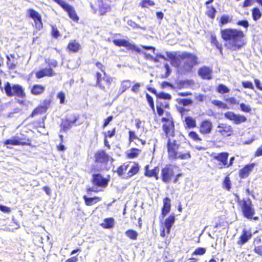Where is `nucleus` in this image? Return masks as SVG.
Returning <instances> with one entry per match:
<instances>
[{"label":"nucleus","mask_w":262,"mask_h":262,"mask_svg":"<svg viewBox=\"0 0 262 262\" xmlns=\"http://www.w3.org/2000/svg\"><path fill=\"white\" fill-rule=\"evenodd\" d=\"M222 38L226 41V46L232 50H237L245 44V35L241 30L235 29L221 30Z\"/></svg>","instance_id":"1"},{"label":"nucleus","mask_w":262,"mask_h":262,"mask_svg":"<svg viewBox=\"0 0 262 262\" xmlns=\"http://www.w3.org/2000/svg\"><path fill=\"white\" fill-rule=\"evenodd\" d=\"M168 156L169 159L189 160L191 156L190 151L179 144L175 140L168 139L167 143Z\"/></svg>","instance_id":"2"},{"label":"nucleus","mask_w":262,"mask_h":262,"mask_svg":"<svg viewBox=\"0 0 262 262\" xmlns=\"http://www.w3.org/2000/svg\"><path fill=\"white\" fill-rule=\"evenodd\" d=\"M181 58L185 60L182 68L186 72H190L193 67L199 63L198 58L193 54L184 53L181 55Z\"/></svg>","instance_id":"3"},{"label":"nucleus","mask_w":262,"mask_h":262,"mask_svg":"<svg viewBox=\"0 0 262 262\" xmlns=\"http://www.w3.org/2000/svg\"><path fill=\"white\" fill-rule=\"evenodd\" d=\"M4 89L6 95L8 97L16 96L17 97L23 98L25 96L24 90L21 86L18 84H14L11 85L9 82L5 83Z\"/></svg>","instance_id":"4"},{"label":"nucleus","mask_w":262,"mask_h":262,"mask_svg":"<svg viewBox=\"0 0 262 262\" xmlns=\"http://www.w3.org/2000/svg\"><path fill=\"white\" fill-rule=\"evenodd\" d=\"M240 206L244 216L248 219H252L255 214V210L250 199H243L240 202Z\"/></svg>","instance_id":"5"},{"label":"nucleus","mask_w":262,"mask_h":262,"mask_svg":"<svg viewBox=\"0 0 262 262\" xmlns=\"http://www.w3.org/2000/svg\"><path fill=\"white\" fill-rule=\"evenodd\" d=\"M166 117L162 119V122H165L166 123L163 125V130L167 136H173L174 135V126L171 116L168 113H166Z\"/></svg>","instance_id":"6"},{"label":"nucleus","mask_w":262,"mask_h":262,"mask_svg":"<svg viewBox=\"0 0 262 262\" xmlns=\"http://www.w3.org/2000/svg\"><path fill=\"white\" fill-rule=\"evenodd\" d=\"M54 2L59 4L66 12L69 17L74 21H77L79 20L76 11L74 8L63 0H54Z\"/></svg>","instance_id":"7"},{"label":"nucleus","mask_w":262,"mask_h":262,"mask_svg":"<svg viewBox=\"0 0 262 262\" xmlns=\"http://www.w3.org/2000/svg\"><path fill=\"white\" fill-rule=\"evenodd\" d=\"M226 118L233 121L235 124H239L245 122L247 120L245 116L239 114H236L233 112H228L224 114Z\"/></svg>","instance_id":"8"},{"label":"nucleus","mask_w":262,"mask_h":262,"mask_svg":"<svg viewBox=\"0 0 262 262\" xmlns=\"http://www.w3.org/2000/svg\"><path fill=\"white\" fill-rule=\"evenodd\" d=\"M177 167L171 165H167L164 167L161 172L162 181L165 183L170 181L174 174V169Z\"/></svg>","instance_id":"9"},{"label":"nucleus","mask_w":262,"mask_h":262,"mask_svg":"<svg viewBox=\"0 0 262 262\" xmlns=\"http://www.w3.org/2000/svg\"><path fill=\"white\" fill-rule=\"evenodd\" d=\"M211 156L214 159L221 163L220 164L222 166L221 168L226 167L227 166V160L229 157V154L227 152H223L219 154L213 153Z\"/></svg>","instance_id":"10"},{"label":"nucleus","mask_w":262,"mask_h":262,"mask_svg":"<svg viewBox=\"0 0 262 262\" xmlns=\"http://www.w3.org/2000/svg\"><path fill=\"white\" fill-rule=\"evenodd\" d=\"M217 128V132L223 136H229L233 132L232 126L226 123H220Z\"/></svg>","instance_id":"11"},{"label":"nucleus","mask_w":262,"mask_h":262,"mask_svg":"<svg viewBox=\"0 0 262 262\" xmlns=\"http://www.w3.org/2000/svg\"><path fill=\"white\" fill-rule=\"evenodd\" d=\"M93 183L98 187H105L108 184V180L100 174L93 175Z\"/></svg>","instance_id":"12"},{"label":"nucleus","mask_w":262,"mask_h":262,"mask_svg":"<svg viewBox=\"0 0 262 262\" xmlns=\"http://www.w3.org/2000/svg\"><path fill=\"white\" fill-rule=\"evenodd\" d=\"M212 70L207 67L201 68L198 71V74L203 79H211L212 78Z\"/></svg>","instance_id":"13"},{"label":"nucleus","mask_w":262,"mask_h":262,"mask_svg":"<svg viewBox=\"0 0 262 262\" xmlns=\"http://www.w3.org/2000/svg\"><path fill=\"white\" fill-rule=\"evenodd\" d=\"M30 17L35 21L36 25H38V28L42 27L41 17L40 15L33 9H29L28 11Z\"/></svg>","instance_id":"14"},{"label":"nucleus","mask_w":262,"mask_h":262,"mask_svg":"<svg viewBox=\"0 0 262 262\" xmlns=\"http://www.w3.org/2000/svg\"><path fill=\"white\" fill-rule=\"evenodd\" d=\"M212 123L208 120L203 121L200 126V132L203 134H207L211 132L212 130Z\"/></svg>","instance_id":"15"},{"label":"nucleus","mask_w":262,"mask_h":262,"mask_svg":"<svg viewBox=\"0 0 262 262\" xmlns=\"http://www.w3.org/2000/svg\"><path fill=\"white\" fill-rule=\"evenodd\" d=\"M254 251L262 256V240L259 237H256L253 242Z\"/></svg>","instance_id":"16"},{"label":"nucleus","mask_w":262,"mask_h":262,"mask_svg":"<svg viewBox=\"0 0 262 262\" xmlns=\"http://www.w3.org/2000/svg\"><path fill=\"white\" fill-rule=\"evenodd\" d=\"M171 200L168 198L166 197L163 199V206L162 209V215L163 217H164L169 211L171 208Z\"/></svg>","instance_id":"17"},{"label":"nucleus","mask_w":262,"mask_h":262,"mask_svg":"<svg viewBox=\"0 0 262 262\" xmlns=\"http://www.w3.org/2000/svg\"><path fill=\"white\" fill-rule=\"evenodd\" d=\"M54 75L53 70L51 68H45L36 73V77L41 78L44 76H52Z\"/></svg>","instance_id":"18"},{"label":"nucleus","mask_w":262,"mask_h":262,"mask_svg":"<svg viewBox=\"0 0 262 262\" xmlns=\"http://www.w3.org/2000/svg\"><path fill=\"white\" fill-rule=\"evenodd\" d=\"M98 7L100 13L101 15H104L111 10L110 5L105 1L101 0L99 1Z\"/></svg>","instance_id":"19"},{"label":"nucleus","mask_w":262,"mask_h":262,"mask_svg":"<svg viewBox=\"0 0 262 262\" xmlns=\"http://www.w3.org/2000/svg\"><path fill=\"white\" fill-rule=\"evenodd\" d=\"M255 164L251 163L250 164L245 166L243 169L240 170L239 176L241 178H247L250 172L253 170Z\"/></svg>","instance_id":"20"},{"label":"nucleus","mask_w":262,"mask_h":262,"mask_svg":"<svg viewBox=\"0 0 262 262\" xmlns=\"http://www.w3.org/2000/svg\"><path fill=\"white\" fill-rule=\"evenodd\" d=\"M252 237V234L250 231L246 230L243 231L242 234L239 237V241L237 242L238 245H242L247 242Z\"/></svg>","instance_id":"21"},{"label":"nucleus","mask_w":262,"mask_h":262,"mask_svg":"<svg viewBox=\"0 0 262 262\" xmlns=\"http://www.w3.org/2000/svg\"><path fill=\"white\" fill-rule=\"evenodd\" d=\"M95 158L96 162L101 163H106L108 160V156L104 151L98 152Z\"/></svg>","instance_id":"22"},{"label":"nucleus","mask_w":262,"mask_h":262,"mask_svg":"<svg viewBox=\"0 0 262 262\" xmlns=\"http://www.w3.org/2000/svg\"><path fill=\"white\" fill-rule=\"evenodd\" d=\"M46 89V87L41 84H34L31 88V93L34 95H39L42 94Z\"/></svg>","instance_id":"23"},{"label":"nucleus","mask_w":262,"mask_h":262,"mask_svg":"<svg viewBox=\"0 0 262 262\" xmlns=\"http://www.w3.org/2000/svg\"><path fill=\"white\" fill-rule=\"evenodd\" d=\"M175 221V216L173 214H171L167 219H166L164 222V227L166 229V233L168 234L170 233V229Z\"/></svg>","instance_id":"24"},{"label":"nucleus","mask_w":262,"mask_h":262,"mask_svg":"<svg viewBox=\"0 0 262 262\" xmlns=\"http://www.w3.org/2000/svg\"><path fill=\"white\" fill-rule=\"evenodd\" d=\"M83 198L87 206H92L101 200V198L97 196H95L94 198H88L86 196L84 195Z\"/></svg>","instance_id":"25"},{"label":"nucleus","mask_w":262,"mask_h":262,"mask_svg":"<svg viewBox=\"0 0 262 262\" xmlns=\"http://www.w3.org/2000/svg\"><path fill=\"white\" fill-rule=\"evenodd\" d=\"M5 145H26L27 143L26 142H21L20 139H17L16 138H14L11 139H9L6 140L5 142Z\"/></svg>","instance_id":"26"},{"label":"nucleus","mask_w":262,"mask_h":262,"mask_svg":"<svg viewBox=\"0 0 262 262\" xmlns=\"http://www.w3.org/2000/svg\"><path fill=\"white\" fill-rule=\"evenodd\" d=\"M80 47V45L76 40H72L69 42L68 48V49L74 52H77Z\"/></svg>","instance_id":"27"},{"label":"nucleus","mask_w":262,"mask_h":262,"mask_svg":"<svg viewBox=\"0 0 262 262\" xmlns=\"http://www.w3.org/2000/svg\"><path fill=\"white\" fill-rule=\"evenodd\" d=\"M185 122L186 126L189 128L196 127L195 120L191 117H186L185 119Z\"/></svg>","instance_id":"28"},{"label":"nucleus","mask_w":262,"mask_h":262,"mask_svg":"<svg viewBox=\"0 0 262 262\" xmlns=\"http://www.w3.org/2000/svg\"><path fill=\"white\" fill-rule=\"evenodd\" d=\"M113 43L117 46L118 47H125L128 49L130 43L128 41L124 39H114L113 40Z\"/></svg>","instance_id":"29"},{"label":"nucleus","mask_w":262,"mask_h":262,"mask_svg":"<svg viewBox=\"0 0 262 262\" xmlns=\"http://www.w3.org/2000/svg\"><path fill=\"white\" fill-rule=\"evenodd\" d=\"M114 220L113 218H107L104 220V223L101 224V226L105 228H111L114 226Z\"/></svg>","instance_id":"30"},{"label":"nucleus","mask_w":262,"mask_h":262,"mask_svg":"<svg viewBox=\"0 0 262 262\" xmlns=\"http://www.w3.org/2000/svg\"><path fill=\"white\" fill-rule=\"evenodd\" d=\"M252 15L253 20L257 21L261 18L262 14L259 8H254L252 9Z\"/></svg>","instance_id":"31"},{"label":"nucleus","mask_w":262,"mask_h":262,"mask_svg":"<svg viewBox=\"0 0 262 262\" xmlns=\"http://www.w3.org/2000/svg\"><path fill=\"white\" fill-rule=\"evenodd\" d=\"M125 234L126 236L133 240L137 239L138 235V233L136 231L131 229L127 230Z\"/></svg>","instance_id":"32"},{"label":"nucleus","mask_w":262,"mask_h":262,"mask_svg":"<svg viewBox=\"0 0 262 262\" xmlns=\"http://www.w3.org/2000/svg\"><path fill=\"white\" fill-rule=\"evenodd\" d=\"M158 168L157 167H155L154 169L150 170H146L145 172V176L149 177H155L156 179L157 180L158 179Z\"/></svg>","instance_id":"33"},{"label":"nucleus","mask_w":262,"mask_h":262,"mask_svg":"<svg viewBox=\"0 0 262 262\" xmlns=\"http://www.w3.org/2000/svg\"><path fill=\"white\" fill-rule=\"evenodd\" d=\"M129 142H133L135 139H138L139 142H140L142 143V145H144L145 144V141H143L142 140L139 139L137 136L136 135L135 133L133 131L129 132Z\"/></svg>","instance_id":"34"},{"label":"nucleus","mask_w":262,"mask_h":262,"mask_svg":"<svg viewBox=\"0 0 262 262\" xmlns=\"http://www.w3.org/2000/svg\"><path fill=\"white\" fill-rule=\"evenodd\" d=\"M130 81L129 80H123L121 82V86L119 91H121V93H123L125 92L127 89L130 88Z\"/></svg>","instance_id":"35"},{"label":"nucleus","mask_w":262,"mask_h":262,"mask_svg":"<svg viewBox=\"0 0 262 262\" xmlns=\"http://www.w3.org/2000/svg\"><path fill=\"white\" fill-rule=\"evenodd\" d=\"M96 78H97L96 86H99L101 90L105 91V86L101 83L102 79L103 78H102L101 74L100 73L97 72Z\"/></svg>","instance_id":"36"},{"label":"nucleus","mask_w":262,"mask_h":262,"mask_svg":"<svg viewBox=\"0 0 262 262\" xmlns=\"http://www.w3.org/2000/svg\"><path fill=\"white\" fill-rule=\"evenodd\" d=\"M72 125V124L69 121H68L67 119H66L61 123V130H62L63 132H66L67 130L71 128Z\"/></svg>","instance_id":"37"},{"label":"nucleus","mask_w":262,"mask_h":262,"mask_svg":"<svg viewBox=\"0 0 262 262\" xmlns=\"http://www.w3.org/2000/svg\"><path fill=\"white\" fill-rule=\"evenodd\" d=\"M46 111V108L44 106H40L36 107L32 113L31 116L34 117L36 115L41 114Z\"/></svg>","instance_id":"38"},{"label":"nucleus","mask_w":262,"mask_h":262,"mask_svg":"<svg viewBox=\"0 0 262 262\" xmlns=\"http://www.w3.org/2000/svg\"><path fill=\"white\" fill-rule=\"evenodd\" d=\"M177 101L179 104L184 106L191 105L192 103V101L190 99H178Z\"/></svg>","instance_id":"39"},{"label":"nucleus","mask_w":262,"mask_h":262,"mask_svg":"<svg viewBox=\"0 0 262 262\" xmlns=\"http://www.w3.org/2000/svg\"><path fill=\"white\" fill-rule=\"evenodd\" d=\"M140 152V150L138 149L132 148L128 153V156L130 158H134L138 155Z\"/></svg>","instance_id":"40"},{"label":"nucleus","mask_w":262,"mask_h":262,"mask_svg":"<svg viewBox=\"0 0 262 262\" xmlns=\"http://www.w3.org/2000/svg\"><path fill=\"white\" fill-rule=\"evenodd\" d=\"M217 90L218 92L221 94L227 93L230 91L229 89L226 86L222 84L218 86Z\"/></svg>","instance_id":"41"},{"label":"nucleus","mask_w":262,"mask_h":262,"mask_svg":"<svg viewBox=\"0 0 262 262\" xmlns=\"http://www.w3.org/2000/svg\"><path fill=\"white\" fill-rule=\"evenodd\" d=\"M127 24L132 27L133 28H140L143 30H146V27H141L139 25H138L136 24L135 21H133L132 20L130 19L128 20L127 22Z\"/></svg>","instance_id":"42"},{"label":"nucleus","mask_w":262,"mask_h":262,"mask_svg":"<svg viewBox=\"0 0 262 262\" xmlns=\"http://www.w3.org/2000/svg\"><path fill=\"white\" fill-rule=\"evenodd\" d=\"M212 103L222 108H227V105L221 101L217 100H213L212 101Z\"/></svg>","instance_id":"43"},{"label":"nucleus","mask_w":262,"mask_h":262,"mask_svg":"<svg viewBox=\"0 0 262 262\" xmlns=\"http://www.w3.org/2000/svg\"><path fill=\"white\" fill-rule=\"evenodd\" d=\"M206 248L199 247L195 249L192 254L195 255H202L206 253Z\"/></svg>","instance_id":"44"},{"label":"nucleus","mask_w":262,"mask_h":262,"mask_svg":"<svg viewBox=\"0 0 262 262\" xmlns=\"http://www.w3.org/2000/svg\"><path fill=\"white\" fill-rule=\"evenodd\" d=\"M240 108L242 111L245 113H250L251 111V106L244 103L240 104Z\"/></svg>","instance_id":"45"},{"label":"nucleus","mask_w":262,"mask_h":262,"mask_svg":"<svg viewBox=\"0 0 262 262\" xmlns=\"http://www.w3.org/2000/svg\"><path fill=\"white\" fill-rule=\"evenodd\" d=\"M157 97L160 99H163L166 100H169L171 99V96L170 95L165 93L163 92L159 93L157 94Z\"/></svg>","instance_id":"46"},{"label":"nucleus","mask_w":262,"mask_h":262,"mask_svg":"<svg viewBox=\"0 0 262 262\" xmlns=\"http://www.w3.org/2000/svg\"><path fill=\"white\" fill-rule=\"evenodd\" d=\"M215 13L216 10L213 7H208L207 14L210 18H213L215 17Z\"/></svg>","instance_id":"47"},{"label":"nucleus","mask_w":262,"mask_h":262,"mask_svg":"<svg viewBox=\"0 0 262 262\" xmlns=\"http://www.w3.org/2000/svg\"><path fill=\"white\" fill-rule=\"evenodd\" d=\"M67 119L73 125L78 120V117L75 114H71L69 115Z\"/></svg>","instance_id":"48"},{"label":"nucleus","mask_w":262,"mask_h":262,"mask_svg":"<svg viewBox=\"0 0 262 262\" xmlns=\"http://www.w3.org/2000/svg\"><path fill=\"white\" fill-rule=\"evenodd\" d=\"M139 168L137 165L133 166L131 167L130 169L128 172L129 177H132L138 171Z\"/></svg>","instance_id":"49"},{"label":"nucleus","mask_w":262,"mask_h":262,"mask_svg":"<svg viewBox=\"0 0 262 262\" xmlns=\"http://www.w3.org/2000/svg\"><path fill=\"white\" fill-rule=\"evenodd\" d=\"M128 50H134L136 51L139 53L142 54V52H144V51L141 50L139 47L136 46L135 45L130 43V45L128 48Z\"/></svg>","instance_id":"50"},{"label":"nucleus","mask_w":262,"mask_h":262,"mask_svg":"<svg viewBox=\"0 0 262 262\" xmlns=\"http://www.w3.org/2000/svg\"><path fill=\"white\" fill-rule=\"evenodd\" d=\"M155 3L150 0H143L141 3V6L142 7H148L149 6H154Z\"/></svg>","instance_id":"51"},{"label":"nucleus","mask_w":262,"mask_h":262,"mask_svg":"<svg viewBox=\"0 0 262 262\" xmlns=\"http://www.w3.org/2000/svg\"><path fill=\"white\" fill-rule=\"evenodd\" d=\"M164 68L166 70V73L162 75V77L167 78L170 74L171 72V69L168 63H165L164 64Z\"/></svg>","instance_id":"52"},{"label":"nucleus","mask_w":262,"mask_h":262,"mask_svg":"<svg viewBox=\"0 0 262 262\" xmlns=\"http://www.w3.org/2000/svg\"><path fill=\"white\" fill-rule=\"evenodd\" d=\"M104 76L103 77V80L106 82L107 86L109 87L113 81V79L110 76L107 75L105 73H104Z\"/></svg>","instance_id":"53"},{"label":"nucleus","mask_w":262,"mask_h":262,"mask_svg":"<svg viewBox=\"0 0 262 262\" xmlns=\"http://www.w3.org/2000/svg\"><path fill=\"white\" fill-rule=\"evenodd\" d=\"M127 169V166L125 165H121L119 166L117 170V172L119 176H122L124 171H126Z\"/></svg>","instance_id":"54"},{"label":"nucleus","mask_w":262,"mask_h":262,"mask_svg":"<svg viewBox=\"0 0 262 262\" xmlns=\"http://www.w3.org/2000/svg\"><path fill=\"white\" fill-rule=\"evenodd\" d=\"M224 187L228 190L231 188L230 181L229 177H227L225 178L224 181Z\"/></svg>","instance_id":"55"},{"label":"nucleus","mask_w":262,"mask_h":262,"mask_svg":"<svg viewBox=\"0 0 262 262\" xmlns=\"http://www.w3.org/2000/svg\"><path fill=\"white\" fill-rule=\"evenodd\" d=\"M189 136L191 139L195 141H200L201 139L199 138L198 135L194 132H190L189 134Z\"/></svg>","instance_id":"56"},{"label":"nucleus","mask_w":262,"mask_h":262,"mask_svg":"<svg viewBox=\"0 0 262 262\" xmlns=\"http://www.w3.org/2000/svg\"><path fill=\"white\" fill-rule=\"evenodd\" d=\"M242 85L245 88H249L250 89H254V86L251 82L250 81H243Z\"/></svg>","instance_id":"57"},{"label":"nucleus","mask_w":262,"mask_h":262,"mask_svg":"<svg viewBox=\"0 0 262 262\" xmlns=\"http://www.w3.org/2000/svg\"><path fill=\"white\" fill-rule=\"evenodd\" d=\"M146 97L149 105L154 110V103L152 98L148 94H146Z\"/></svg>","instance_id":"58"},{"label":"nucleus","mask_w":262,"mask_h":262,"mask_svg":"<svg viewBox=\"0 0 262 262\" xmlns=\"http://www.w3.org/2000/svg\"><path fill=\"white\" fill-rule=\"evenodd\" d=\"M229 21V16L227 15H223L221 18L220 23L223 25L226 24Z\"/></svg>","instance_id":"59"},{"label":"nucleus","mask_w":262,"mask_h":262,"mask_svg":"<svg viewBox=\"0 0 262 262\" xmlns=\"http://www.w3.org/2000/svg\"><path fill=\"white\" fill-rule=\"evenodd\" d=\"M167 57L171 59V64L174 66V60H176V57L172 53L170 52H166Z\"/></svg>","instance_id":"60"},{"label":"nucleus","mask_w":262,"mask_h":262,"mask_svg":"<svg viewBox=\"0 0 262 262\" xmlns=\"http://www.w3.org/2000/svg\"><path fill=\"white\" fill-rule=\"evenodd\" d=\"M0 210L4 213H10L11 212V208L2 205H0Z\"/></svg>","instance_id":"61"},{"label":"nucleus","mask_w":262,"mask_h":262,"mask_svg":"<svg viewBox=\"0 0 262 262\" xmlns=\"http://www.w3.org/2000/svg\"><path fill=\"white\" fill-rule=\"evenodd\" d=\"M237 25L241 26L247 28L249 26V23L246 20H239L237 23Z\"/></svg>","instance_id":"62"},{"label":"nucleus","mask_w":262,"mask_h":262,"mask_svg":"<svg viewBox=\"0 0 262 262\" xmlns=\"http://www.w3.org/2000/svg\"><path fill=\"white\" fill-rule=\"evenodd\" d=\"M226 101L232 104H238V101L234 97H230L226 99Z\"/></svg>","instance_id":"63"},{"label":"nucleus","mask_w":262,"mask_h":262,"mask_svg":"<svg viewBox=\"0 0 262 262\" xmlns=\"http://www.w3.org/2000/svg\"><path fill=\"white\" fill-rule=\"evenodd\" d=\"M58 98L60 100V103H63L64 102L65 96L63 92H60L57 95Z\"/></svg>","instance_id":"64"}]
</instances>
